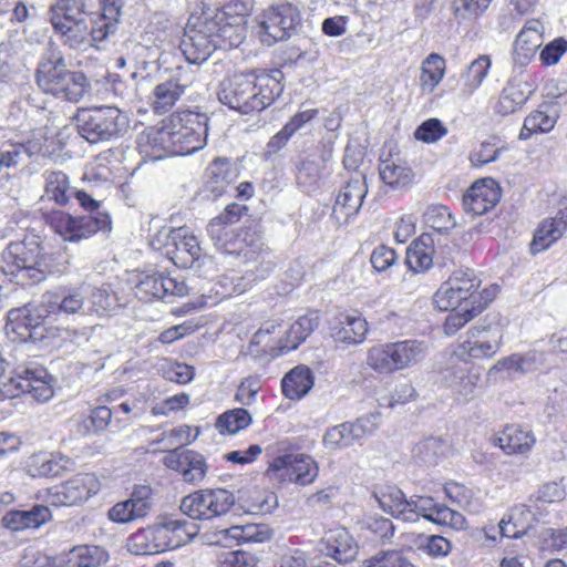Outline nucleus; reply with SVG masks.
I'll use <instances>...</instances> for the list:
<instances>
[{"mask_svg":"<svg viewBox=\"0 0 567 567\" xmlns=\"http://www.w3.org/2000/svg\"><path fill=\"white\" fill-rule=\"evenodd\" d=\"M235 505L234 494L225 488H204L184 496L179 508L195 520H212L226 515Z\"/></svg>","mask_w":567,"mask_h":567,"instance_id":"nucleus-13","label":"nucleus"},{"mask_svg":"<svg viewBox=\"0 0 567 567\" xmlns=\"http://www.w3.org/2000/svg\"><path fill=\"white\" fill-rule=\"evenodd\" d=\"M446 70V62L437 53L429 54L421 64L419 85L422 94H431L442 82Z\"/></svg>","mask_w":567,"mask_h":567,"instance_id":"nucleus-45","label":"nucleus"},{"mask_svg":"<svg viewBox=\"0 0 567 567\" xmlns=\"http://www.w3.org/2000/svg\"><path fill=\"white\" fill-rule=\"evenodd\" d=\"M319 324V316L313 312L299 317L277 342L271 334L279 327L277 321L269 320L262 323L250 340V348L261 346V351L271 357H279L296 350L313 332Z\"/></svg>","mask_w":567,"mask_h":567,"instance_id":"nucleus-9","label":"nucleus"},{"mask_svg":"<svg viewBox=\"0 0 567 567\" xmlns=\"http://www.w3.org/2000/svg\"><path fill=\"white\" fill-rule=\"evenodd\" d=\"M355 432L358 430L352 429L350 422L334 425L324 433L322 439L323 445L328 450L347 449L357 442Z\"/></svg>","mask_w":567,"mask_h":567,"instance_id":"nucleus-53","label":"nucleus"},{"mask_svg":"<svg viewBox=\"0 0 567 567\" xmlns=\"http://www.w3.org/2000/svg\"><path fill=\"white\" fill-rule=\"evenodd\" d=\"M481 284V279L471 269L454 271L435 291L433 302L441 311L482 302L485 309L498 295L499 286L489 285L478 290Z\"/></svg>","mask_w":567,"mask_h":567,"instance_id":"nucleus-5","label":"nucleus"},{"mask_svg":"<svg viewBox=\"0 0 567 567\" xmlns=\"http://www.w3.org/2000/svg\"><path fill=\"white\" fill-rule=\"evenodd\" d=\"M555 125V118L543 111L532 112L524 121L519 133L520 140H527L535 133L549 132Z\"/></svg>","mask_w":567,"mask_h":567,"instance_id":"nucleus-63","label":"nucleus"},{"mask_svg":"<svg viewBox=\"0 0 567 567\" xmlns=\"http://www.w3.org/2000/svg\"><path fill=\"white\" fill-rule=\"evenodd\" d=\"M90 285L63 288L43 296V303L49 315H86V299Z\"/></svg>","mask_w":567,"mask_h":567,"instance_id":"nucleus-22","label":"nucleus"},{"mask_svg":"<svg viewBox=\"0 0 567 567\" xmlns=\"http://www.w3.org/2000/svg\"><path fill=\"white\" fill-rule=\"evenodd\" d=\"M293 461V453L275 457L270 462L266 475L270 481L280 484L295 483Z\"/></svg>","mask_w":567,"mask_h":567,"instance_id":"nucleus-59","label":"nucleus"},{"mask_svg":"<svg viewBox=\"0 0 567 567\" xmlns=\"http://www.w3.org/2000/svg\"><path fill=\"white\" fill-rule=\"evenodd\" d=\"M165 551L179 548L195 538L199 532L196 524L185 519H167L156 524Z\"/></svg>","mask_w":567,"mask_h":567,"instance_id":"nucleus-32","label":"nucleus"},{"mask_svg":"<svg viewBox=\"0 0 567 567\" xmlns=\"http://www.w3.org/2000/svg\"><path fill=\"white\" fill-rule=\"evenodd\" d=\"M368 194L367 178L363 173L355 172L343 185L334 200L332 217L339 225L347 224L354 217Z\"/></svg>","mask_w":567,"mask_h":567,"instance_id":"nucleus-17","label":"nucleus"},{"mask_svg":"<svg viewBox=\"0 0 567 567\" xmlns=\"http://www.w3.org/2000/svg\"><path fill=\"white\" fill-rule=\"evenodd\" d=\"M379 174L381 181L392 189L406 188L414 178V173L406 161L393 155L380 158Z\"/></svg>","mask_w":567,"mask_h":567,"instance_id":"nucleus-33","label":"nucleus"},{"mask_svg":"<svg viewBox=\"0 0 567 567\" xmlns=\"http://www.w3.org/2000/svg\"><path fill=\"white\" fill-rule=\"evenodd\" d=\"M207 176L206 189L217 198L227 192V188L236 179L237 175L228 159L216 158L208 166Z\"/></svg>","mask_w":567,"mask_h":567,"instance_id":"nucleus-43","label":"nucleus"},{"mask_svg":"<svg viewBox=\"0 0 567 567\" xmlns=\"http://www.w3.org/2000/svg\"><path fill=\"white\" fill-rule=\"evenodd\" d=\"M153 508V489L148 485L134 486L130 497L113 505L109 518L118 524H127L145 518Z\"/></svg>","mask_w":567,"mask_h":567,"instance_id":"nucleus-19","label":"nucleus"},{"mask_svg":"<svg viewBox=\"0 0 567 567\" xmlns=\"http://www.w3.org/2000/svg\"><path fill=\"white\" fill-rule=\"evenodd\" d=\"M207 27L202 17H198L194 23H189L185 30L181 49L186 60L193 64L205 62L212 53L218 49L216 39Z\"/></svg>","mask_w":567,"mask_h":567,"instance_id":"nucleus-18","label":"nucleus"},{"mask_svg":"<svg viewBox=\"0 0 567 567\" xmlns=\"http://www.w3.org/2000/svg\"><path fill=\"white\" fill-rule=\"evenodd\" d=\"M425 511V519L442 526H449L461 530L466 527L465 517L450 507L436 503L432 497L414 495Z\"/></svg>","mask_w":567,"mask_h":567,"instance_id":"nucleus-38","label":"nucleus"},{"mask_svg":"<svg viewBox=\"0 0 567 567\" xmlns=\"http://www.w3.org/2000/svg\"><path fill=\"white\" fill-rule=\"evenodd\" d=\"M525 102L526 96L524 92L514 85H508L503 89L495 111L501 115H508L519 110Z\"/></svg>","mask_w":567,"mask_h":567,"instance_id":"nucleus-64","label":"nucleus"},{"mask_svg":"<svg viewBox=\"0 0 567 567\" xmlns=\"http://www.w3.org/2000/svg\"><path fill=\"white\" fill-rule=\"evenodd\" d=\"M280 70L236 73L219 84L218 100L243 114L259 112L269 106L284 91Z\"/></svg>","mask_w":567,"mask_h":567,"instance_id":"nucleus-1","label":"nucleus"},{"mask_svg":"<svg viewBox=\"0 0 567 567\" xmlns=\"http://www.w3.org/2000/svg\"><path fill=\"white\" fill-rule=\"evenodd\" d=\"M252 422L250 413L243 408L228 410L220 414L216 427L221 434H236L248 427Z\"/></svg>","mask_w":567,"mask_h":567,"instance_id":"nucleus-51","label":"nucleus"},{"mask_svg":"<svg viewBox=\"0 0 567 567\" xmlns=\"http://www.w3.org/2000/svg\"><path fill=\"white\" fill-rule=\"evenodd\" d=\"M257 23L260 41L271 45L291 37L301 23V13L295 4L286 2L264 10Z\"/></svg>","mask_w":567,"mask_h":567,"instance_id":"nucleus-14","label":"nucleus"},{"mask_svg":"<svg viewBox=\"0 0 567 567\" xmlns=\"http://www.w3.org/2000/svg\"><path fill=\"white\" fill-rule=\"evenodd\" d=\"M106 560V553L99 546H75L66 554V567H97Z\"/></svg>","mask_w":567,"mask_h":567,"instance_id":"nucleus-48","label":"nucleus"},{"mask_svg":"<svg viewBox=\"0 0 567 567\" xmlns=\"http://www.w3.org/2000/svg\"><path fill=\"white\" fill-rule=\"evenodd\" d=\"M164 465L181 473L183 480L188 483H199L206 476L207 464L202 454L184 450L172 449L163 458Z\"/></svg>","mask_w":567,"mask_h":567,"instance_id":"nucleus-26","label":"nucleus"},{"mask_svg":"<svg viewBox=\"0 0 567 567\" xmlns=\"http://www.w3.org/2000/svg\"><path fill=\"white\" fill-rule=\"evenodd\" d=\"M367 367L381 375H391L396 372L392 342L379 343L370 347L365 355Z\"/></svg>","mask_w":567,"mask_h":567,"instance_id":"nucleus-47","label":"nucleus"},{"mask_svg":"<svg viewBox=\"0 0 567 567\" xmlns=\"http://www.w3.org/2000/svg\"><path fill=\"white\" fill-rule=\"evenodd\" d=\"M379 506L388 514L396 519L402 520L403 511L406 509V501L404 493L396 486H385L375 493Z\"/></svg>","mask_w":567,"mask_h":567,"instance_id":"nucleus-49","label":"nucleus"},{"mask_svg":"<svg viewBox=\"0 0 567 567\" xmlns=\"http://www.w3.org/2000/svg\"><path fill=\"white\" fill-rule=\"evenodd\" d=\"M136 144L138 153L145 161H159L173 156L169 131L166 130L164 121L161 127H150L143 131L138 135Z\"/></svg>","mask_w":567,"mask_h":567,"instance_id":"nucleus-30","label":"nucleus"},{"mask_svg":"<svg viewBox=\"0 0 567 567\" xmlns=\"http://www.w3.org/2000/svg\"><path fill=\"white\" fill-rule=\"evenodd\" d=\"M95 14H101V10L92 12L85 0H55L50 7L49 20L51 24L58 20L64 23L83 17H95Z\"/></svg>","mask_w":567,"mask_h":567,"instance_id":"nucleus-46","label":"nucleus"},{"mask_svg":"<svg viewBox=\"0 0 567 567\" xmlns=\"http://www.w3.org/2000/svg\"><path fill=\"white\" fill-rule=\"evenodd\" d=\"M187 291L184 281H178L176 278L165 276L162 272L142 275L134 287L135 296L145 302L168 296L182 297Z\"/></svg>","mask_w":567,"mask_h":567,"instance_id":"nucleus-20","label":"nucleus"},{"mask_svg":"<svg viewBox=\"0 0 567 567\" xmlns=\"http://www.w3.org/2000/svg\"><path fill=\"white\" fill-rule=\"evenodd\" d=\"M293 478L299 485H309L318 476V465L316 461L306 454L293 453Z\"/></svg>","mask_w":567,"mask_h":567,"instance_id":"nucleus-61","label":"nucleus"},{"mask_svg":"<svg viewBox=\"0 0 567 567\" xmlns=\"http://www.w3.org/2000/svg\"><path fill=\"white\" fill-rule=\"evenodd\" d=\"M543 29L538 20H529L525 23L514 42L513 61L516 65L525 66L535 56L543 44Z\"/></svg>","mask_w":567,"mask_h":567,"instance_id":"nucleus-29","label":"nucleus"},{"mask_svg":"<svg viewBox=\"0 0 567 567\" xmlns=\"http://www.w3.org/2000/svg\"><path fill=\"white\" fill-rule=\"evenodd\" d=\"M491 64V58L485 54L480 55L471 62L464 74V84L468 89V92L472 93L482 85L488 73Z\"/></svg>","mask_w":567,"mask_h":567,"instance_id":"nucleus-62","label":"nucleus"},{"mask_svg":"<svg viewBox=\"0 0 567 567\" xmlns=\"http://www.w3.org/2000/svg\"><path fill=\"white\" fill-rule=\"evenodd\" d=\"M116 298L106 288L91 287L86 299V313L104 316L115 307Z\"/></svg>","mask_w":567,"mask_h":567,"instance_id":"nucleus-57","label":"nucleus"},{"mask_svg":"<svg viewBox=\"0 0 567 567\" xmlns=\"http://www.w3.org/2000/svg\"><path fill=\"white\" fill-rule=\"evenodd\" d=\"M186 82H182L179 78H171L158 83L151 97V105L155 113L164 114L169 112L187 87Z\"/></svg>","mask_w":567,"mask_h":567,"instance_id":"nucleus-39","label":"nucleus"},{"mask_svg":"<svg viewBox=\"0 0 567 567\" xmlns=\"http://www.w3.org/2000/svg\"><path fill=\"white\" fill-rule=\"evenodd\" d=\"M169 131L173 156L194 154L207 143L208 117L204 113L184 111L164 121Z\"/></svg>","mask_w":567,"mask_h":567,"instance_id":"nucleus-8","label":"nucleus"},{"mask_svg":"<svg viewBox=\"0 0 567 567\" xmlns=\"http://www.w3.org/2000/svg\"><path fill=\"white\" fill-rule=\"evenodd\" d=\"M200 17L207 25L206 30L216 39L218 49L237 48L246 38V24L239 17L230 19L218 11L214 14L205 12Z\"/></svg>","mask_w":567,"mask_h":567,"instance_id":"nucleus-21","label":"nucleus"},{"mask_svg":"<svg viewBox=\"0 0 567 567\" xmlns=\"http://www.w3.org/2000/svg\"><path fill=\"white\" fill-rule=\"evenodd\" d=\"M567 229V207L553 218L544 219L535 231L530 249L537 254L550 247Z\"/></svg>","mask_w":567,"mask_h":567,"instance_id":"nucleus-34","label":"nucleus"},{"mask_svg":"<svg viewBox=\"0 0 567 567\" xmlns=\"http://www.w3.org/2000/svg\"><path fill=\"white\" fill-rule=\"evenodd\" d=\"M73 467V461L61 453H38L28 462V472L31 476H58Z\"/></svg>","mask_w":567,"mask_h":567,"instance_id":"nucleus-36","label":"nucleus"},{"mask_svg":"<svg viewBox=\"0 0 567 567\" xmlns=\"http://www.w3.org/2000/svg\"><path fill=\"white\" fill-rule=\"evenodd\" d=\"M112 415L113 413L109 408L104 405L96 406L78 423V432L83 435L100 433L109 426Z\"/></svg>","mask_w":567,"mask_h":567,"instance_id":"nucleus-56","label":"nucleus"},{"mask_svg":"<svg viewBox=\"0 0 567 567\" xmlns=\"http://www.w3.org/2000/svg\"><path fill=\"white\" fill-rule=\"evenodd\" d=\"M230 537L235 538L238 543H265L271 539L272 532L266 525L247 524L244 526H231L227 529Z\"/></svg>","mask_w":567,"mask_h":567,"instance_id":"nucleus-54","label":"nucleus"},{"mask_svg":"<svg viewBox=\"0 0 567 567\" xmlns=\"http://www.w3.org/2000/svg\"><path fill=\"white\" fill-rule=\"evenodd\" d=\"M45 223L63 241L80 243L97 231H110L112 221L107 213L97 215H71L64 210H52L44 215Z\"/></svg>","mask_w":567,"mask_h":567,"instance_id":"nucleus-10","label":"nucleus"},{"mask_svg":"<svg viewBox=\"0 0 567 567\" xmlns=\"http://www.w3.org/2000/svg\"><path fill=\"white\" fill-rule=\"evenodd\" d=\"M198 435V429L183 424L163 433L154 443H162L165 447L182 449V446L194 442Z\"/></svg>","mask_w":567,"mask_h":567,"instance_id":"nucleus-60","label":"nucleus"},{"mask_svg":"<svg viewBox=\"0 0 567 567\" xmlns=\"http://www.w3.org/2000/svg\"><path fill=\"white\" fill-rule=\"evenodd\" d=\"M127 549L134 555H152L165 551L156 525L133 533L127 539Z\"/></svg>","mask_w":567,"mask_h":567,"instance_id":"nucleus-44","label":"nucleus"},{"mask_svg":"<svg viewBox=\"0 0 567 567\" xmlns=\"http://www.w3.org/2000/svg\"><path fill=\"white\" fill-rule=\"evenodd\" d=\"M392 349L396 372L419 364L427 353L426 343L416 339L393 341Z\"/></svg>","mask_w":567,"mask_h":567,"instance_id":"nucleus-41","label":"nucleus"},{"mask_svg":"<svg viewBox=\"0 0 567 567\" xmlns=\"http://www.w3.org/2000/svg\"><path fill=\"white\" fill-rule=\"evenodd\" d=\"M4 330L13 342H27L41 340L44 328L41 324H32L30 317L22 310L13 309L8 312Z\"/></svg>","mask_w":567,"mask_h":567,"instance_id":"nucleus-35","label":"nucleus"},{"mask_svg":"<svg viewBox=\"0 0 567 567\" xmlns=\"http://www.w3.org/2000/svg\"><path fill=\"white\" fill-rule=\"evenodd\" d=\"M424 224L436 233H445L455 226L447 207L444 205H430L423 213Z\"/></svg>","mask_w":567,"mask_h":567,"instance_id":"nucleus-58","label":"nucleus"},{"mask_svg":"<svg viewBox=\"0 0 567 567\" xmlns=\"http://www.w3.org/2000/svg\"><path fill=\"white\" fill-rule=\"evenodd\" d=\"M42 176L44 178L42 199L59 206L68 205L74 190L68 175L62 171H45Z\"/></svg>","mask_w":567,"mask_h":567,"instance_id":"nucleus-40","label":"nucleus"},{"mask_svg":"<svg viewBox=\"0 0 567 567\" xmlns=\"http://www.w3.org/2000/svg\"><path fill=\"white\" fill-rule=\"evenodd\" d=\"M100 489V482L93 473L79 474L69 481L48 489L49 505L73 506L81 504Z\"/></svg>","mask_w":567,"mask_h":567,"instance_id":"nucleus-16","label":"nucleus"},{"mask_svg":"<svg viewBox=\"0 0 567 567\" xmlns=\"http://www.w3.org/2000/svg\"><path fill=\"white\" fill-rule=\"evenodd\" d=\"M238 255L243 256L251 267L245 270L240 277L223 278V286L226 287L225 295L243 293L248 290L256 281L266 279L274 269L269 252L262 248L261 243H252L246 245L238 250Z\"/></svg>","mask_w":567,"mask_h":567,"instance_id":"nucleus-15","label":"nucleus"},{"mask_svg":"<svg viewBox=\"0 0 567 567\" xmlns=\"http://www.w3.org/2000/svg\"><path fill=\"white\" fill-rule=\"evenodd\" d=\"M75 123L79 134L91 144L118 138L130 126L126 113L109 105L80 110Z\"/></svg>","mask_w":567,"mask_h":567,"instance_id":"nucleus-6","label":"nucleus"},{"mask_svg":"<svg viewBox=\"0 0 567 567\" xmlns=\"http://www.w3.org/2000/svg\"><path fill=\"white\" fill-rule=\"evenodd\" d=\"M1 270L19 285L35 284L52 272L51 258L35 238L12 241L3 250Z\"/></svg>","mask_w":567,"mask_h":567,"instance_id":"nucleus-4","label":"nucleus"},{"mask_svg":"<svg viewBox=\"0 0 567 567\" xmlns=\"http://www.w3.org/2000/svg\"><path fill=\"white\" fill-rule=\"evenodd\" d=\"M53 518L49 505L33 504L28 508H12L1 517V525L12 533L35 530Z\"/></svg>","mask_w":567,"mask_h":567,"instance_id":"nucleus-24","label":"nucleus"},{"mask_svg":"<svg viewBox=\"0 0 567 567\" xmlns=\"http://www.w3.org/2000/svg\"><path fill=\"white\" fill-rule=\"evenodd\" d=\"M433 255L434 239L423 233L408 248L405 262L413 274H424L433 266Z\"/></svg>","mask_w":567,"mask_h":567,"instance_id":"nucleus-37","label":"nucleus"},{"mask_svg":"<svg viewBox=\"0 0 567 567\" xmlns=\"http://www.w3.org/2000/svg\"><path fill=\"white\" fill-rule=\"evenodd\" d=\"M52 377L35 363L20 365L14 374L0 379V401L29 394L38 402H47L53 396Z\"/></svg>","mask_w":567,"mask_h":567,"instance_id":"nucleus-11","label":"nucleus"},{"mask_svg":"<svg viewBox=\"0 0 567 567\" xmlns=\"http://www.w3.org/2000/svg\"><path fill=\"white\" fill-rule=\"evenodd\" d=\"M501 199V187L491 177L476 181L463 195L464 210L480 216L491 210Z\"/></svg>","mask_w":567,"mask_h":567,"instance_id":"nucleus-25","label":"nucleus"},{"mask_svg":"<svg viewBox=\"0 0 567 567\" xmlns=\"http://www.w3.org/2000/svg\"><path fill=\"white\" fill-rule=\"evenodd\" d=\"M101 14L52 24L61 42L73 50H86L105 40L116 30L122 0H99Z\"/></svg>","mask_w":567,"mask_h":567,"instance_id":"nucleus-2","label":"nucleus"},{"mask_svg":"<svg viewBox=\"0 0 567 567\" xmlns=\"http://www.w3.org/2000/svg\"><path fill=\"white\" fill-rule=\"evenodd\" d=\"M207 234L217 248L224 249L229 254H238L240 248L237 249L235 247L236 244L233 241L234 233L231 227L217 216L209 221Z\"/></svg>","mask_w":567,"mask_h":567,"instance_id":"nucleus-55","label":"nucleus"},{"mask_svg":"<svg viewBox=\"0 0 567 567\" xmlns=\"http://www.w3.org/2000/svg\"><path fill=\"white\" fill-rule=\"evenodd\" d=\"M480 374L463 363H452L441 372L442 383L451 390L460 402H468L474 398L480 382Z\"/></svg>","mask_w":567,"mask_h":567,"instance_id":"nucleus-23","label":"nucleus"},{"mask_svg":"<svg viewBox=\"0 0 567 567\" xmlns=\"http://www.w3.org/2000/svg\"><path fill=\"white\" fill-rule=\"evenodd\" d=\"M506 150L498 138L492 137L474 148L468 155V161L473 167H482L496 162Z\"/></svg>","mask_w":567,"mask_h":567,"instance_id":"nucleus-52","label":"nucleus"},{"mask_svg":"<svg viewBox=\"0 0 567 567\" xmlns=\"http://www.w3.org/2000/svg\"><path fill=\"white\" fill-rule=\"evenodd\" d=\"M315 378L312 371L306 365H297L282 379V393L290 400H300L312 389Z\"/></svg>","mask_w":567,"mask_h":567,"instance_id":"nucleus-42","label":"nucleus"},{"mask_svg":"<svg viewBox=\"0 0 567 567\" xmlns=\"http://www.w3.org/2000/svg\"><path fill=\"white\" fill-rule=\"evenodd\" d=\"M321 551L339 564H347L357 557L359 548L350 533L343 527H338L326 533Z\"/></svg>","mask_w":567,"mask_h":567,"instance_id":"nucleus-28","label":"nucleus"},{"mask_svg":"<svg viewBox=\"0 0 567 567\" xmlns=\"http://www.w3.org/2000/svg\"><path fill=\"white\" fill-rule=\"evenodd\" d=\"M331 338L348 346L361 344L368 334V322L359 313H340L329 326Z\"/></svg>","mask_w":567,"mask_h":567,"instance_id":"nucleus-27","label":"nucleus"},{"mask_svg":"<svg viewBox=\"0 0 567 567\" xmlns=\"http://www.w3.org/2000/svg\"><path fill=\"white\" fill-rule=\"evenodd\" d=\"M151 246L179 268L192 267L202 254L197 238L186 227L162 228L152 238Z\"/></svg>","mask_w":567,"mask_h":567,"instance_id":"nucleus-12","label":"nucleus"},{"mask_svg":"<svg viewBox=\"0 0 567 567\" xmlns=\"http://www.w3.org/2000/svg\"><path fill=\"white\" fill-rule=\"evenodd\" d=\"M496 444L508 455H527L536 443L532 430L517 424H508L498 433Z\"/></svg>","mask_w":567,"mask_h":567,"instance_id":"nucleus-31","label":"nucleus"},{"mask_svg":"<svg viewBox=\"0 0 567 567\" xmlns=\"http://www.w3.org/2000/svg\"><path fill=\"white\" fill-rule=\"evenodd\" d=\"M507 322L499 315H487L466 333L454 357L466 361L493 358L502 348Z\"/></svg>","mask_w":567,"mask_h":567,"instance_id":"nucleus-7","label":"nucleus"},{"mask_svg":"<svg viewBox=\"0 0 567 567\" xmlns=\"http://www.w3.org/2000/svg\"><path fill=\"white\" fill-rule=\"evenodd\" d=\"M484 310V302L472 307H461L450 309L443 323L445 336L452 337L464 328L470 321L477 317Z\"/></svg>","mask_w":567,"mask_h":567,"instance_id":"nucleus-50","label":"nucleus"},{"mask_svg":"<svg viewBox=\"0 0 567 567\" xmlns=\"http://www.w3.org/2000/svg\"><path fill=\"white\" fill-rule=\"evenodd\" d=\"M35 81L44 94L76 103L90 84L84 73L69 70L60 52H50L41 58L35 73Z\"/></svg>","mask_w":567,"mask_h":567,"instance_id":"nucleus-3","label":"nucleus"}]
</instances>
